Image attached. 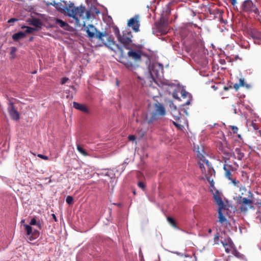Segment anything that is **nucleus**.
<instances>
[{"mask_svg": "<svg viewBox=\"0 0 261 261\" xmlns=\"http://www.w3.org/2000/svg\"><path fill=\"white\" fill-rule=\"evenodd\" d=\"M113 31L117 40L123 46H121L122 48L124 47L126 49H129V47H130V45L132 42V39L133 37L131 32L127 30H125L123 31L122 33H120L117 27H114L113 28ZM117 45L119 46L118 44ZM119 46H120V45H119ZM118 49L119 50L118 48ZM119 51H120V50ZM122 51H123V49H122ZM120 53L121 55L120 62L127 69L131 70L135 69L136 68V66L131 61H129L126 57L123 56L124 55V51H123L122 54L121 52Z\"/></svg>", "mask_w": 261, "mask_h": 261, "instance_id": "1", "label": "nucleus"}, {"mask_svg": "<svg viewBox=\"0 0 261 261\" xmlns=\"http://www.w3.org/2000/svg\"><path fill=\"white\" fill-rule=\"evenodd\" d=\"M87 35L89 38L96 37L107 47L113 50V47L116 46L119 49L121 54H123L122 48L116 43L114 37L109 35L107 32H100L98 31L93 24H89L86 30Z\"/></svg>", "mask_w": 261, "mask_h": 261, "instance_id": "2", "label": "nucleus"}, {"mask_svg": "<svg viewBox=\"0 0 261 261\" xmlns=\"http://www.w3.org/2000/svg\"><path fill=\"white\" fill-rule=\"evenodd\" d=\"M239 188L240 193L236 194L234 200L240 212L246 213L249 208L253 207V194L242 185H240Z\"/></svg>", "mask_w": 261, "mask_h": 261, "instance_id": "3", "label": "nucleus"}, {"mask_svg": "<svg viewBox=\"0 0 261 261\" xmlns=\"http://www.w3.org/2000/svg\"><path fill=\"white\" fill-rule=\"evenodd\" d=\"M51 4L54 6L60 12L69 17H72L74 19H77V15L81 16V14L83 12L84 9L82 6L75 7L73 3L70 2L67 4V2L64 1L58 3H56L54 1V3Z\"/></svg>", "mask_w": 261, "mask_h": 261, "instance_id": "4", "label": "nucleus"}, {"mask_svg": "<svg viewBox=\"0 0 261 261\" xmlns=\"http://www.w3.org/2000/svg\"><path fill=\"white\" fill-rule=\"evenodd\" d=\"M199 167L202 173L204 175L205 178L210 184L211 187H214V181L213 176H215V171L208 160H203L202 162H198Z\"/></svg>", "mask_w": 261, "mask_h": 261, "instance_id": "5", "label": "nucleus"}, {"mask_svg": "<svg viewBox=\"0 0 261 261\" xmlns=\"http://www.w3.org/2000/svg\"><path fill=\"white\" fill-rule=\"evenodd\" d=\"M154 110L146 116V120L148 123H152L156 121L159 116L166 114V110L164 105L159 102L153 105Z\"/></svg>", "mask_w": 261, "mask_h": 261, "instance_id": "6", "label": "nucleus"}, {"mask_svg": "<svg viewBox=\"0 0 261 261\" xmlns=\"http://www.w3.org/2000/svg\"><path fill=\"white\" fill-rule=\"evenodd\" d=\"M242 9L244 12H252L256 14L259 13L258 9L251 0L245 1L242 6Z\"/></svg>", "mask_w": 261, "mask_h": 261, "instance_id": "7", "label": "nucleus"}, {"mask_svg": "<svg viewBox=\"0 0 261 261\" xmlns=\"http://www.w3.org/2000/svg\"><path fill=\"white\" fill-rule=\"evenodd\" d=\"M139 18L140 17L138 15H136L127 21V26L129 28H132L135 32H138L140 31L139 27L140 24Z\"/></svg>", "mask_w": 261, "mask_h": 261, "instance_id": "8", "label": "nucleus"}, {"mask_svg": "<svg viewBox=\"0 0 261 261\" xmlns=\"http://www.w3.org/2000/svg\"><path fill=\"white\" fill-rule=\"evenodd\" d=\"M129 51L127 52V55L128 57L133 59L135 62H140L141 61V58L142 53L140 50H133L131 46L129 47V49H128Z\"/></svg>", "mask_w": 261, "mask_h": 261, "instance_id": "9", "label": "nucleus"}, {"mask_svg": "<svg viewBox=\"0 0 261 261\" xmlns=\"http://www.w3.org/2000/svg\"><path fill=\"white\" fill-rule=\"evenodd\" d=\"M8 111L11 118L15 121H17L20 118V115L19 112L15 109L14 103L10 101L9 102V107L8 108Z\"/></svg>", "mask_w": 261, "mask_h": 261, "instance_id": "10", "label": "nucleus"}, {"mask_svg": "<svg viewBox=\"0 0 261 261\" xmlns=\"http://www.w3.org/2000/svg\"><path fill=\"white\" fill-rule=\"evenodd\" d=\"M23 226L24 227L25 231H27V235H28V236H30L31 234L32 235V236L30 239V240L35 239L39 236V234H40L39 231L36 229H35L33 231L32 227L30 225H28V224H24Z\"/></svg>", "mask_w": 261, "mask_h": 261, "instance_id": "11", "label": "nucleus"}, {"mask_svg": "<svg viewBox=\"0 0 261 261\" xmlns=\"http://www.w3.org/2000/svg\"><path fill=\"white\" fill-rule=\"evenodd\" d=\"M162 73V68L157 65H153L150 69V73L151 76L154 77H158L160 76V74Z\"/></svg>", "mask_w": 261, "mask_h": 261, "instance_id": "12", "label": "nucleus"}, {"mask_svg": "<svg viewBox=\"0 0 261 261\" xmlns=\"http://www.w3.org/2000/svg\"><path fill=\"white\" fill-rule=\"evenodd\" d=\"M213 195L215 202L219 207H225V205L222 200L221 194L218 191L216 190L215 192L213 193Z\"/></svg>", "mask_w": 261, "mask_h": 261, "instance_id": "13", "label": "nucleus"}, {"mask_svg": "<svg viewBox=\"0 0 261 261\" xmlns=\"http://www.w3.org/2000/svg\"><path fill=\"white\" fill-rule=\"evenodd\" d=\"M83 8H84L83 12L81 14V16L80 15H77V19H74L76 21V23L79 22V19L82 18L83 19H89L91 17V12L90 11H86L85 10V7H83L81 6Z\"/></svg>", "mask_w": 261, "mask_h": 261, "instance_id": "14", "label": "nucleus"}, {"mask_svg": "<svg viewBox=\"0 0 261 261\" xmlns=\"http://www.w3.org/2000/svg\"><path fill=\"white\" fill-rule=\"evenodd\" d=\"M73 107L75 109L80 110L85 113H89V110L88 108L84 104H81L77 102L74 101L73 102Z\"/></svg>", "mask_w": 261, "mask_h": 261, "instance_id": "15", "label": "nucleus"}, {"mask_svg": "<svg viewBox=\"0 0 261 261\" xmlns=\"http://www.w3.org/2000/svg\"><path fill=\"white\" fill-rule=\"evenodd\" d=\"M30 24L36 27L37 29H41L43 23L41 20L38 18H33L30 20Z\"/></svg>", "mask_w": 261, "mask_h": 261, "instance_id": "16", "label": "nucleus"}, {"mask_svg": "<svg viewBox=\"0 0 261 261\" xmlns=\"http://www.w3.org/2000/svg\"><path fill=\"white\" fill-rule=\"evenodd\" d=\"M54 21L56 24L59 25L61 28L64 29L65 30H69V25L65 21L58 18H55Z\"/></svg>", "mask_w": 261, "mask_h": 261, "instance_id": "17", "label": "nucleus"}, {"mask_svg": "<svg viewBox=\"0 0 261 261\" xmlns=\"http://www.w3.org/2000/svg\"><path fill=\"white\" fill-rule=\"evenodd\" d=\"M224 210H225V207H219L218 209V218L219 220L218 221L221 223V224H223L226 221V219L225 217L223 215L222 211Z\"/></svg>", "mask_w": 261, "mask_h": 261, "instance_id": "18", "label": "nucleus"}, {"mask_svg": "<svg viewBox=\"0 0 261 261\" xmlns=\"http://www.w3.org/2000/svg\"><path fill=\"white\" fill-rule=\"evenodd\" d=\"M197 156L199 160V161H201V162H203V160H206L205 159V153L202 148V147H201L199 148V147L197 148Z\"/></svg>", "mask_w": 261, "mask_h": 261, "instance_id": "19", "label": "nucleus"}, {"mask_svg": "<svg viewBox=\"0 0 261 261\" xmlns=\"http://www.w3.org/2000/svg\"><path fill=\"white\" fill-rule=\"evenodd\" d=\"M240 87H246V88H249V86L245 83L244 79H240L239 83H236L233 85V88L236 91H237Z\"/></svg>", "mask_w": 261, "mask_h": 261, "instance_id": "20", "label": "nucleus"}, {"mask_svg": "<svg viewBox=\"0 0 261 261\" xmlns=\"http://www.w3.org/2000/svg\"><path fill=\"white\" fill-rule=\"evenodd\" d=\"M166 25V24L161 20L156 27L160 32L165 34L167 32L166 29L165 28Z\"/></svg>", "mask_w": 261, "mask_h": 261, "instance_id": "21", "label": "nucleus"}, {"mask_svg": "<svg viewBox=\"0 0 261 261\" xmlns=\"http://www.w3.org/2000/svg\"><path fill=\"white\" fill-rule=\"evenodd\" d=\"M25 37V33L22 32H18L13 35L12 39L13 40L17 41L21 39L24 38Z\"/></svg>", "mask_w": 261, "mask_h": 261, "instance_id": "22", "label": "nucleus"}, {"mask_svg": "<svg viewBox=\"0 0 261 261\" xmlns=\"http://www.w3.org/2000/svg\"><path fill=\"white\" fill-rule=\"evenodd\" d=\"M223 169L225 171V176L226 178L228 179L229 180L232 179V174L230 172V170L227 168V165L226 164H224L223 166Z\"/></svg>", "mask_w": 261, "mask_h": 261, "instance_id": "23", "label": "nucleus"}, {"mask_svg": "<svg viewBox=\"0 0 261 261\" xmlns=\"http://www.w3.org/2000/svg\"><path fill=\"white\" fill-rule=\"evenodd\" d=\"M77 150L79 152H80L83 155L85 156L89 155L87 151L79 144L77 145Z\"/></svg>", "mask_w": 261, "mask_h": 261, "instance_id": "24", "label": "nucleus"}, {"mask_svg": "<svg viewBox=\"0 0 261 261\" xmlns=\"http://www.w3.org/2000/svg\"><path fill=\"white\" fill-rule=\"evenodd\" d=\"M24 28H26L25 31L23 32L24 33H25V36L27 34L32 33L34 31H38L37 29L32 28L30 27H24ZM22 28H23V27H22Z\"/></svg>", "mask_w": 261, "mask_h": 261, "instance_id": "25", "label": "nucleus"}, {"mask_svg": "<svg viewBox=\"0 0 261 261\" xmlns=\"http://www.w3.org/2000/svg\"><path fill=\"white\" fill-rule=\"evenodd\" d=\"M30 226L31 225H37L39 229L41 228V225L40 223L39 222H37L35 217H34L31 219V220L30 222Z\"/></svg>", "mask_w": 261, "mask_h": 261, "instance_id": "26", "label": "nucleus"}, {"mask_svg": "<svg viewBox=\"0 0 261 261\" xmlns=\"http://www.w3.org/2000/svg\"><path fill=\"white\" fill-rule=\"evenodd\" d=\"M221 243L223 245L226 252L227 253H230L231 250V245L224 242H221Z\"/></svg>", "mask_w": 261, "mask_h": 261, "instance_id": "27", "label": "nucleus"}, {"mask_svg": "<svg viewBox=\"0 0 261 261\" xmlns=\"http://www.w3.org/2000/svg\"><path fill=\"white\" fill-rule=\"evenodd\" d=\"M168 222L174 227H176L175 220L171 217H167Z\"/></svg>", "mask_w": 261, "mask_h": 261, "instance_id": "28", "label": "nucleus"}, {"mask_svg": "<svg viewBox=\"0 0 261 261\" xmlns=\"http://www.w3.org/2000/svg\"><path fill=\"white\" fill-rule=\"evenodd\" d=\"M231 182L236 187L239 188L240 185H241L240 181L237 180L235 178H232L231 180H230Z\"/></svg>", "mask_w": 261, "mask_h": 261, "instance_id": "29", "label": "nucleus"}, {"mask_svg": "<svg viewBox=\"0 0 261 261\" xmlns=\"http://www.w3.org/2000/svg\"><path fill=\"white\" fill-rule=\"evenodd\" d=\"M73 199L71 196H67L66 199V202L68 204H71L73 203Z\"/></svg>", "mask_w": 261, "mask_h": 261, "instance_id": "30", "label": "nucleus"}, {"mask_svg": "<svg viewBox=\"0 0 261 261\" xmlns=\"http://www.w3.org/2000/svg\"><path fill=\"white\" fill-rule=\"evenodd\" d=\"M236 151H237V153L238 154V159L242 160V159L244 157V153L240 152V149L237 148L236 149Z\"/></svg>", "mask_w": 261, "mask_h": 261, "instance_id": "31", "label": "nucleus"}, {"mask_svg": "<svg viewBox=\"0 0 261 261\" xmlns=\"http://www.w3.org/2000/svg\"><path fill=\"white\" fill-rule=\"evenodd\" d=\"M219 233L217 232L215 234L214 240L216 244H218V241L219 240Z\"/></svg>", "mask_w": 261, "mask_h": 261, "instance_id": "32", "label": "nucleus"}, {"mask_svg": "<svg viewBox=\"0 0 261 261\" xmlns=\"http://www.w3.org/2000/svg\"><path fill=\"white\" fill-rule=\"evenodd\" d=\"M138 186L139 188H141L142 190H144L146 187L145 184L142 181H139L138 183Z\"/></svg>", "mask_w": 261, "mask_h": 261, "instance_id": "33", "label": "nucleus"}, {"mask_svg": "<svg viewBox=\"0 0 261 261\" xmlns=\"http://www.w3.org/2000/svg\"><path fill=\"white\" fill-rule=\"evenodd\" d=\"M172 123L176 128H177L178 129L182 128V125L181 124H179L178 123L173 121Z\"/></svg>", "mask_w": 261, "mask_h": 261, "instance_id": "34", "label": "nucleus"}, {"mask_svg": "<svg viewBox=\"0 0 261 261\" xmlns=\"http://www.w3.org/2000/svg\"><path fill=\"white\" fill-rule=\"evenodd\" d=\"M181 94L182 97L183 98L186 97L187 96V95H188L189 94V93L188 92H186L185 90H182L181 91Z\"/></svg>", "mask_w": 261, "mask_h": 261, "instance_id": "35", "label": "nucleus"}, {"mask_svg": "<svg viewBox=\"0 0 261 261\" xmlns=\"http://www.w3.org/2000/svg\"><path fill=\"white\" fill-rule=\"evenodd\" d=\"M37 156H38V157H39L42 159L45 160H47L48 159V158L47 156H46V155H43L41 154H38Z\"/></svg>", "mask_w": 261, "mask_h": 261, "instance_id": "36", "label": "nucleus"}, {"mask_svg": "<svg viewBox=\"0 0 261 261\" xmlns=\"http://www.w3.org/2000/svg\"><path fill=\"white\" fill-rule=\"evenodd\" d=\"M69 80L68 78L64 77L61 79V84H64Z\"/></svg>", "mask_w": 261, "mask_h": 261, "instance_id": "37", "label": "nucleus"}, {"mask_svg": "<svg viewBox=\"0 0 261 261\" xmlns=\"http://www.w3.org/2000/svg\"><path fill=\"white\" fill-rule=\"evenodd\" d=\"M16 50H17V48L15 47H14V46L11 47L10 54L13 55V54H15V53L16 51Z\"/></svg>", "mask_w": 261, "mask_h": 261, "instance_id": "38", "label": "nucleus"}, {"mask_svg": "<svg viewBox=\"0 0 261 261\" xmlns=\"http://www.w3.org/2000/svg\"><path fill=\"white\" fill-rule=\"evenodd\" d=\"M231 129H232V130L233 131V133L234 134H237L238 133V128L237 126H232L231 127Z\"/></svg>", "mask_w": 261, "mask_h": 261, "instance_id": "39", "label": "nucleus"}, {"mask_svg": "<svg viewBox=\"0 0 261 261\" xmlns=\"http://www.w3.org/2000/svg\"><path fill=\"white\" fill-rule=\"evenodd\" d=\"M128 139L129 141H134L136 140V137L134 135H129Z\"/></svg>", "mask_w": 261, "mask_h": 261, "instance_id": "40", "label": "nucleus"}, {"mask_svg": "<svg viewBox=\"0 0 261 261\" xmlns=\"http://www.w3.org/2000/svg\"><path fill=\"white\" fill-rule=\"evenodd\" d=\"M172 96L174 98H176V99H178V97H177V94L176 92V90L175 89H174V90L173 91V93H172Z\"/></svg>", "mask_w": 261, "mask_h": 261, "instance_id": "41", "label": "nucleus"}, {"mask_svg": "<svg viewBox=\"0 0 261 261\" xmlns=\"http://www.w3.org/2000/svg\"><path fill=\"white\" fill-rule=\"evenodd\" d=\"M17 19H16V18H11L8 21V22L9 23H11V22H13L14 21H17Z\"/></svg>", "mask_w": 261, "mask_h": 261, "instance_id": "42", "label": "nucleus"}, {"mask_svg": "<svg viewBox=\"0 0 261 261\" xmlns=\"http://www.w3.org/2000/svg\"><path fill=\"white\" fill-rule=\"evenodd\" d=\"M51 217H52L53 219L55 220V221H56V222L57 221V217H56L55 214H52Z\"/></svg>", "mask_w": 261, "mask_h": 261, "instance_id": "43", "label": "nucleus"}, {"mask_svg": "<svg viewBox=\"0 0 261 261\" xmlns=\"http://www.w3.org/2000/svg\"><path fill=\"white\" fill-rule=\"evenodd\" d=\"M231 1V3L232 4V6H235V5L237 3V1L236 0H230Z\"/></svg>", "mask_w": 261, "mask_h": 261, "instance_id": "44", "label": "nucleus"}, {"mask_svg": "<svg viewBox=\"0 0 261 261\" xmlns=\"http://www.w3.org/2000/svg\"><path fill=\"white\" fill-rule=\"evenodd\" d=\"M174 119H175L177 122H178V121L179 120L180 118H179V117H178V116H176V117H175Z\"/></svg>", "mask_w": 261, "mask_h": 261, "instance_id": "45", "label": "nucleus"}, {"mask_svg": "<svg viewBox=\"0 0 261 261\" xmlns=\"http://www.w3.org/2000/svg\"><path fill=\"white\" fill-rule=\"evenodd\" d=\"M253 37H255L256 38H258L259 37L257 35H252Z\"/></svg>", "mask_w": 261, "mask_h": 261, "instance_id": "46", "label": "nucleus"}, {"mask_svg": "<svg viewBox=\"0 0 261 261\" xmlns=\"http://www.w3.org/2000/svg\"><path fill=\"white\" fill-rule=\"evenodd\" d=\"M178 1H179V2H182L186 3V2H187V1L188 0H178Z\"/></svg>", "mask_w": 261, "mask_h": 261, "instance_id": "47", "label": "nucleus"}, {"mask_svg": "<svg viewBox=\"0 0 261 261\" xmlns=\"http://www.w3.org/2000/svg\"><path fill=\"white\" fill-rule=\"evenodd\" d=\"M208 233H212V229L211 228H209L208 229Z\"/></svg>", "mask_w": 261, "mask_h": 261, "instance_id": "48", "label": "nucleus"}, {"mask_svg": "<svg viewBox=\"0 0 261 261\" xmlns=\"http://www.w3.org/2000/svg\"><path fill=\"white\" fill-rule=\"evenodd\" d=\"M225 153L227 156H230V152H225Z\"/></svg>", "mask_w": 261, "mask_h": 261, "instance_id": "49", "label": "nucleus"}, {"mask_svg": "<svg viewBox=\"0 0 261 261\" xmlns=\"http://www.w3.org/2000/svg\"><path fill=\"white\" fill-rule=\"evenodd\" d=\"M33 38H34L33 37H30V39H29V41H32L33 40Z\"/></svg>", "mask_w": 261, "mask_h": 261, "instance_id": "50", "label": "nucleus"}, {"mask_svg": "<svg viewBox=\"0 0 261 261\" xmlns=\"http://www.w3.org/2000/svg\"><path fill=\"white\" fill-rule=\"evenodd\" d=\"M24 222V220H22L21 221V223H22H22H23Z\"/></svg>", "mask_w": 261, "mask_h": 261, "instance_id": "51", "label": "nucleus"}, {"mask_svg": "<svg viewBox=\"0 0 261 261\" xmlns=\"http://www.w3.org/2000/svg\"><path fill=\"white\" fill-rule=\"evenodd\" d=\"M189 103H190V101H187V102H186V104H187V105H189Z\"/></svg>", "mask_w": 261, "mask_h": 261, "instance_id": "52", "label": "nucleus"}, {"mask_svg": "<svg viewBox=\"0 0 261 261\" xmlns=\"http://www.w3.org/2000/svg\"><path fill=\"white\" fill-rule=\"evenodd\" d=\"M194 27H197V25L196 24H194Z\"/></svg>", "mask_w": 261, "mask_h": 261, "instance_id": "53", "label": "nucleus"}, {"mask_svg": "<svg viewBox=\"0 0 261 261\" xmlns=\"http://www.w3.org/2000/svg\"><path fill=\"white\" fill-rule=\"evenodd\" d=\"M173 85H172L171 86H170V88H172V86H173Z\"/></svg>", "mask_w": 261, "mask_h": 261, "instance_id": "54", "label": "nucleus"}, {"mask_svg": "<svg viewBox=\"0 0 261 261\" xmlns=\"http://www.w3.org/2000/svg\"><path fill=\"white\" fill-rule=\"evenodd\" d=\"M133 193H134V194H136V192L135 191H134Z\"/></svg>", "mask_w": 261, "mask_h": 261, "instance_id": "55", "label": "nucleus"}, {"mask_svg": "<svg viewBox=\"0 0 261 261\" xmlns=\"http://www.w3.org/2000/svg\"><path fill=\"white\" fill-rule=\"evenodd\" d=\"M260 135H261V130L260 131Z\"/></svg>", "mask_w": 261, "mask_h": 261, "instance_id": "56", "label": "nucleus"}]
</instances>
